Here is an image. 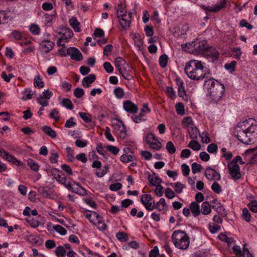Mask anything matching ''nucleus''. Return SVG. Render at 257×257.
<instances>
[{
    "label": "nucleus",
    "mask_w": 257,
    "mask_h": 257,
    "mask_svg": "<svg viewBox=\"0 0 257 257\" xmlns=\"http://www.w3.org/2000/svg\"><path fill=\"white\" fill-rule=\"evenodd\" d=\"M235 131L238 140L243 144H252L257 140V125L253 118L240 121L235 127Z\"/></svg>",
    "instance_id": "nucleus-1"
},
{
    "label": "nucleus",
    "mask_w": 257,
    "mask_h": 257,
    "mask_svg": "<svg viewBox=\"0 0 257 257\" xmlns=\"http://www.w3.org/2000/svg\"><path fill=\"white\" fill-rule=\"evenodd\" d=\"M184 71L188 78L194 80H201L209 73L206 64L199 60L192 59L186 62Z\"/></svg>",
    "instance_id": "nucleus-2"
},
{
    "label": "nucleus",
    "mask_w": 257,
    "mask_h": 257,
    "mask_svg": "<svg viewBox=\"0 0 257 257\" xmlns=\"http://www.w3.org/2000/svg\"><path fill=\"white\" fill-rule=\"evenodd\" d=\"M204 90L207 99L211 102L216 103L224 95L225 87L219 81L213 78H210L205 80Z\"/></svg>",
    "instance_id": "nucleus-3"
},
{
    "label": "nucleus",
    "mask_w": 257,
    "mask_h": 257,
    "mask_svg": "<svg viewBox=\"0 0 257 257\" xmlns=\"http://www.w3.org/2000/svg\"><path fill=\"white\" fill-rule=\"evenodd\" d=\"M172 240L174 246L180 249H187L190 244V238L184 231L175 230L172 234Z\"/></svg>",
    "instance_id": "nucleus-4"
},
{
    "label": "nucleus",
    "mask_w": 257,
    "mask_h": 257,
    "mask_svg": "<svg viewBox=\"0 0 257 257\" xmlns=\"http://www.w3.org/2000/svg\"><path fill=\"white\" fill-rule=\"evenodd\" d=\"M83 214L91 223L96 225L99 230H104L106 229L107 225L102 220L101 216L96 212L86 210L84 212Z\"/></svg>",
    "instance_id": "nucleus-5"
},
{
    "label": "nucleus",
    "mask_w": 257,
    "mask_h": 257,
    "mask_svg": "<svg viewBox=\"0 0 257 257\" xmlns=\"http://www.w3.org/2000/svg\"><path fill=\"white\" fill-rule=\"evenodd\" d=\"M115 67L122 77L126 80H130L132 72L131 67L121 57L116 58L114 60Z\"/></svg>",
    "instance_id": "nucleus-6"
},
{
    "label": "nucleus",
    "mask_w": 257,
    "mask_h": 257,
    "mask_svg": "<svg viewBox=\"0 0 257 257\" xmlns=\"http://www.w3.org/2000/svg\"><path fill=\"white\" fill-rule=\"evenodd\" d=\"M117 16L120 26L124 29H127L131 22L132 13H127L125 10L118 4L117 8Z\"/></svg>",
    "instance_id": "nucleus-7"
},
{
    "label": "nucleus",
    "mask_w": 257,
    "mask_h": 257,
    "mask_svg": "<svg viewBox=\"0 0 257 257\" xmlns=\"http://www.w3.org/2000/svg\"><path fill=\"white\" fill-rule=\"evenodd\" d=\"M112 125L113 132L120 138L124 139L126 136V128L124 124L120 119L114 118L112 120Z\"/></svg>",
    "instance_id": "nucleus-8"
},
{
    "label": "nucleus",
    "mask_w": 257,
    "mask_h": 257,
    "mask_svg": "<svg viewBox=\"0 0 257 257\" xmlns=\"http://www.w3.org/2000/svg\"><path fill=\"white\" fill-rule=\"evenodd\" d=\"M69 191L73 193L78 194L81 196H85L87 195L86 190L82 187L78 183L73 181L70 180L66 187Z\"/></svg>",
    "instance_id": "nucleus-9"
},
{
    "label": "nucleus",
    "mask_w": 257,
    "mask_h": 257,
    "mask_svg": "<svg viewBox=\"0 0 257 257\" xmlns=\"http://www.w3.org/2000/svg\"><path fill=\"white\" fill-rule=\"evenodd\" d=\"M46 228L48 232L52 235L56 232L61 236H64L67 234V230L60 225H54L51 222L47 223Z\"/></svg>",
    "instance_id": "nucleus-10"
},
{
    "label": "nucleus",
    "mask_w": 257,
    "mask_h": 257,
    "mask_svg": "<svg viewBox=\"0 0 257 257\" xmlns=\"http://www.w3.org/2000/svg\"><path fill=\"white\" fill-rule=\"evenodd\" d=\"M242 156L245 161L249 164H254L257 161V147L247 150Z\"/></svg>",
    "instance_id": "nucleus-11"
},
{
    "label": "nucleus",
    "mask_w": 257,
    "mask_h": 257,
    "mask_svg": "<svg viewBox=\"0 0 257 257\" xmlns=\"http://www.w3.org/2000/svg\"><path fill=\"white\" fill-rule=\"evenodd\" d=\"M53 96V92L49 89H45L37 97V100L41 106H47L49 105V99Z\"/></svg>",
    "instance_id": "nucleus-12"
},
{
    "label": "nucleus",
    "mask_w": 257,
    "mask_h": 257,
    "mask_svg": "<svg viewBox=\"0 0 257 257\" xmlns=\"http://www.w3.org/2000/svg\"><path fill=\"white\" fill-rule=\"evenodd\" d=\"M145 139L151 148L156 150L161 148V143L157 140L153 133L148 134L145 137Z\"/></svg>",
    "instance_id": "nucleus-13"
},
{
    "label": "nucleus",
    "mask_w": 257,
    "mask_h": 257,
    "mask_svg": "<svg viewBox=\"0 0 257 257\" xmlns=\"http://www.w3.org/2000/svg\"><path fill=\"white\" fill-rule=\"evenodd\" d=\"M141 201L147 210H152L155 208V201L151 195H143L141 197Z\"/></svg>",
    "instance_id": "nucleus-14"
},
{
    "label": "nucleus",
    "mask_w": 257,
    "mask_h": 257,
    "mask_svg": "<svg viewBox=\"0 0 257 257\" xmlns=\"http://www.w3.org/2000/svg\"><path fill=\"white\" fill-rule=\"evenodd\" d=\"M0 157L5 161L13 164H15L18 166L22 165V163L20 161L17 160L14 156L3 149H0Z\"/></svg>",
    "instance_id": "nucleus-15"
},
{
    "label": "nucleus",
    "mask_w": 257,
    "mask_h": 257,
    "mask_svg": "<svg viewBox=\"0 0 257 257\" xmlns=\"http://www.w3.org/2000/svg\"><path fill=\"white\" fill-rule=\"evenodd\" d=\"M194 54H199L204 53L205 50L207 48V42L205 40H200L196 39L194 40Z\"/></svg>",
    "instance_id": "nucleus-16"
},
{
    "label": "nucleus",
    "mask_w": 257,
    "mask_h": 257,
    "mask_svg": "<svg viewBox=\"0 0 257 257\" xmlns=\"http://www.w3.org/2000/svg\"><path fill=\"white\" fill-rule=\"evenodd\" d=\"M50 172L57 181L66 188L68 183H67L66 177L63 173L56 168L52 169Z\"/></svg>",
    "instance_id": "nucleus-17"
},
{
    "label": "nucleus",
    "mask_w": 257,
    "mask_h": 257,
    "mask_svg": "<svg viewBox=\"0 0 257 257\" xmlns=\"http://www.w3.org/2000/svg\"><path fill=\"white\" fill-rule=\"evenodd\" d=\"M227 167L229 171V174L233 179L237 180L240 178V167L238 164H234V163H229Z\"/></svg>",
    "instance_id": "nucleus-18"
},
{
    "label": "nucleus",
    "mask_w": 257,
    "mask_h": 257,
    "mask_svg": "<svg viewBox=\"0 0 257 257\" xmlns=\"http://www.w3.org/2000/svg\"><path fill=\"white\" fill-rule=\"evenodd\" d=\"M226 5V0H219V2L212 6H203L202 8L206 12L216 13L223 9Z\"/></svg>",
    "instance_id": "nucleus-19"
},
{
    "label": "nucleus",
    "mask_w": 257,
    "mask_h": 257,
    "mask_svg": "<svg viewBox=\"0 0 257 257\" xmlns=\"http://www.w3.org/2000/svg\"><path fill=\"white\" fill-rule=\"evenodd\" d=\"M204 56L209 61L214 62L218 59L219 53L218 51L213 47L208 48L204 52Z\"/></svg>",
    "instance_id": "nucleus-20"
},
{
    "label": "nucleus",
    "mask_w": 257,
    "mask_h": 257,
    "mask_svg": "<svg viewBox=\"0 0 257 257\" xmlns=\"http://www.w3.org/2000/svg\"><path fill=\"white\" fill-rule=\"evenodd\" d=\"M67 53L72 60L79 61L83 59L80 51L75 47H70L67 49Z\"/></svg>",
    "instance_id": "nucleus-21"
},
{
    "label": "nucleus",
    "mask_w": 257,
    "mask_h": 257,
    "mask_svg": "<svg viewBox=\"0 0 257 257\" xmlns=\"http://www.w3.org/2000/svg\"><path fill=\"white\" fill-rule=\"evenodd\" d=\"M59 35H60L59 38V40L57 42L58 45H61V42L63 40L67 41L68 39L72 37L73 35V31L69 28H65L61 30V31L59 33Z\"/></svg>",
    "instance_id": "nucleus-22"
},
{
    "label": "nucleus",
    "mask_w": 257,
    "mask_h": 257,
    "mask_svg": "<svg viewBox=\"0 0 257 257\" xmlns=\"http://www.w3.org/2000/svg\"><path fill=\"white\" fill-rule=\"evenodd\" d=\"M205 175L206 178L209 180H219L220 179V174L215 170L208 167L205 171Z\"/></svg>",
    "instance_id": "nucleus-23"
},
{
    "label": "nucleus",
    "mask_w": 257,
    "mask_h": 257,
    "mask_svg": "<svg viewBox=\"0 0 257 257\" xmlns=\"http://www.w3.org/2000/svg\"><path fill=\"white\" fill-rule=\"evenodd\" d=\"M188 30L189 27L187 24H180L175 28L173 35L176 37H179L185 35Z\"/></svg>",
    "instance_id": "nucleus-24"
},
{
    "label": "nucleus",
    "mask_w": 257,
    "mask_h": 257,
    "mask_svg": "<svg viewBox=\"0 0 257 257\" xmlns=\"http://www.w3.org/2000/svg\"><path fill=\"white\" fill-rule=\"evenodd\" d=\"M130 37L134 42V44L137 50L141 51L143 45V42L140 34L137 33H131Z\"/></svg>",
    "instance_id": "nucleus-25"
},
{
    "label": "nucleus",
    "mask_w": 257,
    "mask_h": 257,
    "mask_svg": "<svg viewBox=\"0 0 257 257\" xmlns=\"http://www.w3.org/2000/svg\"><path fill=\"white\" fill-rule=\"evenodd\" d=\"M40 46L42 50L46 53L49 52L54 47V44L48 39H43Z\"/></svg>",
    "instance_id": "nucleus-26"
},
{
    "label": "nucleus",
    "mask_w": 257,
    "mask_h": 257,
    "mask_svg": "<svg viewBox=\"0 0 257 257\" xmlns=\"http://www.w3.org/2000/svg\"><path fill=\"white\" fill-rule=\"evenodd\" d=\"M123 107L125 111L132 113H136L138 110L137 105L130 100H126L124 102Z\"/></svg>",
    "instance_id": "nucleus-27"
},
{
    "label": "nucleus",
    "mask_w": 257,
    "mask_h": 257,
    "mask_svg": "<svg viewBox=\"0 0 257 257\" xmlns=\"http://www.w3.org/2000/svg\"><path fill=\"white\" fill-rule=\"evenodd\" d=\"M177 83L178 86V93L179 96L182 97L184 100H187V97L184 87L183 81L181 79H179L177 81Z\"/></svg>",
    "instance_id": "nucleus-28"
},
{
    "label": "nucleus",
    "mask_w": 257,
    "mask_h": 257,
    "mask_svg": "<svg viewBox=\"0 0 257 257\" xmlns=\"http://www.w3.org/2000/svg\"><path fill=\"white\" fill-rule=\"evenodd\" d=\"M95 76L92 74L84 77L82 81L83 86L86 88L89 87L91 84L95 81Z\"/></svg>",
    "instance_id": "nucleus-29"
},
{
    "label": "nucleus",
    "mask_w": 257,
    "mask_h": 257,
    "mask_svg": "<svg viewBox=\"0 0 257 257\" xmlns=\"http://www.w3.org/2000/svg\"><path fill=\"white\" fill-rule=\"evenodd\" d=\"M190 208L192 213L195 217L198 216L201 213L199 205L196 202H192L190 204Z\"/></svg>",
    "instance_id": "nucleus-30"
},
{
    "label": "nucleus",
    "mask_w": 257,
    "mask_h": 257,
    "mask_svg": "<svg viewBox=\"0 0 257 257\" xmlns=\"http://www.w3.org/2000/svg\"><path fill=\"white\" fill-rule=\"evenodd\" d=\"M69 24L75 32H80L81 30L80 23L75 17H72L69 20Z\"/></svg>",
    "instance_id": "nucleus-31"
},
{
    "label": "nucleus",
    "mask_w": 257,
    "mask_h": 257,
    "mask_svg": "<svg viewBox=\"0 0 257 257\" xmlns=\"http://www.w3.org/2000/svg\"><path fill=\"white\" fill-rule=\"evenodd\" d=\"M187 132L189 134L190 137L193 140L196 139L200 134L198 128L195 125L188 128Z\"/></svg>",
    "instance_id": "nucleus-32"
},
{
    "label": "nucleus",
    "mask_w": 257,
    "mask_h": 257,
    "mask_svg": "<svg viewBox=\"0 0 257 257\" xmlns=\"http://www.w3.org/2000/svg\"><path fill=\"white\" fill-rule=\"evenodd\" d=\"M3 15V20H4V23H7L9 21H11L14 17V14L13 11L10 10L6 11H2Z\"/></svg>",
    "instance_id": "nucleus-33"
},
{
    "label": "nucleus",
    "mask_w": 257,
    "mask_h": 257,
    "mask_svg": "<svg viewBox=\"0 0 257 257\" xmlns=\"http://www.w3.org/2000/svg\"><path fill=\"white\" fill-rule=\"evenodd\" d=\"M155 208L159 211L167 210L168 206L166 203L165 199L163 198H161L159 201L155 204Z\"/></svg>",
    "instance_id": "nucleus-34"
},
{
    "label": "nucleus",
    "mask_w": 257,
    "mask_h": 257,
    "mask_svg": "<svg viewBox=\"0 0 257 257\" xmlns=\"http://www.w3.org/2000/svg\"><path fill=\"white\" fill-rule=\"evenodd\" d=\"M172 186L174 189L175 192L177 194H180L183 192L184 189L186 188V185L180 182H177L171 184Z\"/></svg>",
    "instance_id": "nucleus-35"
},
{
    "label": "nucleus",
    "mask_w": 257,
    "mask_h": 257,
    "mask_svg": "<svg viewBox=\"0 0 257 257\" xmlns=\"http://www.w3.org/2000/svg\"><path fill=\"white\" fill-rule=\"evenodd\" d=\"M148 180L151 185L154 186L158 185L162 182V179L155 175H150L148 176Z\"/></svg>",
    "instance_id": "nucleus-36"
},
{
    "label": "nucleus",
    "mask_w": 257,
    "mask_h": 257,
    "mask_svg": "<svg viewBox=\"0 0 257 257\" xmlns=\"http://www.w3.org/2000/svg\"><path fill=\"white\" fill-rule=\"evenodd\" d=\"M42 131L45 134L52 139H54L57 137L56 132L49 126L46 125L44 126L42 128Z\"/></svg>",
    "instance_id": "nucleus-37"
},
{
    "label": "nucleus",
    "mask_w": 257,
    "mask_h": 257,
    "mask_svg": "<svg viewBox=\"0 0 257 257\" xmlns=\"http://www.w3.org/2000/svg\"><path fill=\"white\" fill-rule=\"evenodd\" d=\"M27 163L30 169L34 172H38L40 169V166L37 162L32 159H28Z\"/></svg>",
    "instance_id": "nucleus-38"
},
{
    "label": "nucleus",
    "mask_w": 257,
    "mask_h": 257,
    "mask_svg": "<svg viewBox=\"0 0 257 257\" xmlns=\"http://www.w3.org/2000/svg\"><path fill=\"white\" fill-rule=\"evenodd\" d=\"M194 41L182 45V48L185 51L194 54Z\"/></svg>",
    "instance_id": "nucleus-39"
},
{
    "label": "nucleus",
    "mask_w": 257,
    "mask_h": 257,
    "mask_svg": "<svg viewBox=\"0 0 257 257\" xmlns=\"http://www.w3.org/2000/svg\"><path fill=\"white\" fill-rule=\"evenodd\" d=\"M22 99L24 101L31 99L33 95V92L29 88H26L22 92Z\"/></svg>",
    "instance_id": "nucleus-40"
},
{
    "label": "nucleus",
    "mask_w": 257,
    "mask_h": 257,
    "mask_svg": "<svg viewBox=\"0 0 257 257\" xmlns=\"http://www.w3.org/2000/svg\"><path fill=\"white\" fill-rule=\"evenodd\" d=\"M211 206L208 202H203L201 204V212L204 215H207L211 212Z\"/></svg>",
    "instance_id": "nucleus-41"
},
{
    "label": "nucleus",
    "mask_w": 257,
    "mask_h": 257,
    "mask_svg": "<svg viewBox=\"0 0 257 257\" xmlns=\"http://www.w3.org/2000/svg\"><path fill=\"white\" fill-rule=\"evenodd\" d=\"M29 30L34 35H39L40 33L39 26L35 23L30 24L29 26Z\"/></svg>",
    "instance_id": "nucleus-42"
},
{
    "label": "nucleus",
    "mask_w": 257,
    "mask_h": 257,
    "mask_svg": "<svg viewBox=\"0 0 257 257\" xmlns=\"http://www.w3.org/2000/svg\"><path fill=\"white\" fill-rule=\"evenodd\" d=\"M188 147L194 151H198L201 149L200 143L193 139L189 143Z\"/></svg>",
    "instance_id": "nucleus-43"
},
{
    "label": "nucleus",
    "mask_w": 257,
    "mask_h": 257,
    "mask_svg": "<svg viewBox=\"0 0 257 257\" xmlns=\"http://www.w3.org/2000/svg\"><path fill=\"white\" fill-rule=\"evenodd\" d=\"M109 166L108 165H105L101 169L96 171L95 172V174L97 176V177L101 178L107 173V172L109 171Z\"/></svg>",
    "instance_id": "nucleus-44"
},
{
    "label": "nucleus",
    "mask_w": 257,
    "mask_h": 257,
    "mask_svg": "<svg viewBox=\"0 0 257 257\" xmlns=\"http://www.w3.org/2000/svg\"><path fill=\"white\" fill-rule=\"evenodd\" d=\"M34 85L35 87H37L38 88H41L44 87V83L40 78V76L39 75H37L35 76L34 79Z\"/></svg>",
    "instance_id": "nucleus-45"
},
{
    "label": "nucleus",
    "mask_w": 257,
    "mask_h": 257,
    "mask_svg": "<svg viewBox=\"0 0 257 257\" xmlns=\"http://www.w3.org/2000/svg\"><path fill=\"white\" fill-rule=\"evenodd\" d=\"M236 64L237 63L235 61H232L230 63H226L224 65V68L229 73H231L234 71Z\"/></svg>",
    "instance_id": "nucleus-46"
},
{
    "label": "nucleus",
    "mask_w": 257,
    "mask_h": 257,
    "mask_svg": "<svg viewBox=\"0 0 257 257\" xmlns=\"http://www.w3.org/2000/svg\"><path fill=\"white\" fill-rule=\"evenodd\" d=\"M233 57L236 59H240L242 52L240 47H234L231 49Z\"/></svg>",
    "instance_id": "nucleus-47"
},
{
    "label": "nucleus",
    "mask_w": 257,
    "mask_h": 257,
    "mask_svg": "<svg viewBox=\"0 0 257 257\" xmlns=\"http://www.w3.org/2000/svg\"><path fill=\"white\" fill-rule=\"evenodd\" d=\"M135 157L133 155L123 154L120 156V160L123 163H127L133 161Z\"/></svg>",
    "instance_id": "nucleus-48"
},
{
    "label": "nucleus",
    "mask_w": 257,
    "mask_h": 257,
    "mask_svg": "<svg viewBox=\"0 0 257 257\" xmlns=\"http://www.w3.org/2000/svg\"><path fill=\"white\" fill-rule=\"evenodd\" d=\"M182 122L187 130L194 125L192 119L189 116L184 118Z\"/></svg>",
    "instance_id": "nucleus-49"
},
{
    "label": "nucleus",
    "mask_w": 257,
    "mask_h": 257,
    "mask_svg": "<svg viewBox=\"0 0 257 257\" xmlns=\"http://www.w3.org/2000/svg\"><path fill=\"white\" fill-rule=\"evenodd\" d=\"M26 221L30 224L31 226L32 227H37L39 225V223L38 221L34 218L32 217L31 216L29 217H27L26 218Z\"/></svg>",
    "instance_id": "nucleus-50"
},
{
    "label": "nucleus",
    "mask_w": 257,
    "mask_h": 257,
    "mask_svg": "<svg viewBox=\"0 0 257 257\" xmlns=\"http://www.w3.org/2000/svg\"><path fill=\"white\" fill-rule=\"evenodd\" d=\"M79 115L81 119L85 122L88 123L92 120L91 115L88 113L80 112H79Z\"/></svg>",
    "instance_id": "nucleus-51"
},
{
    "label": "nucleus",
    "mask_w": 257,
    "mask_h": 257,
    "mask_svg": "<svg viewBox=\"0 0 257 257\" xmlns=\"http://www.w3.org/2000/svg\"><path fill=\"white\" fill-rule=\"evenodd\" d=\"M199 136L202 143L208 144L210 143V139L209 134L206 131H204L201 134H199Z\"/></svg>",
    "instance_id": "nucleus-52"
},
{
    "label": "nucleus",
    "mask_w": 257,
    "mask_h": 257,
    "mask_svg": "<svg viewBox=\"0 0 257 257\" xmlns=\"http://www.w3.org/2000/svg\"><path fill=\"white\" fill-rule=\"evenodd\" d=\"M62 105L68 109H72L73 108V104L70 99L67 98L62 99L61 102Z\"/></svg>",
    "instance_id": "nucleus-53"
},
{
    "label": "nucleus",
    "mask_w": 257,
    "mask_h": 257,
    "mask_svg": "<svg viewBox=\"0 0 257 257\" xmlns=\"http://www.w3.org/2000/svg\"><path fill=\"white\" fill-rule=\"evenodd\" d=\"M113 93L115 96L118 99H121L124 96V91L121 88L119 87L114 89L113 90Z\"/></svg>",
    "instance_id": "nucleus-54"
},
{
    "label": "nucleus",
    "mask_w": 257,
    "mask_h": 257,
    "mask_svg": "<svg viewBox=\"0 0 257 257\" xmlns=\"http://www.w3.org/2000/svg\"><path fill=\"white\" fill-rule=\"evenodd\" d=\"M166 148L168 152L170 154H173L176 152V148L173 143L171 141H169L167 143Z\"/></svg>",
    "instance_id": "nucleus-55"
},
{
    "label": "nucleus",
    "mask_w": 257,
    "mask_h": 257,
    "mask_svg": "<svg viewBox=\"0 0 257 257\" xmlns=\"http://www.w3.org/2000/svg\"><path fill=\"white\" fill-rule=\"evenodd\" d=\"M104 135L108 141L111 142H114L115 140L111 134L110 129L108 126L105 128L104 131Z\"/></svg>",
    "instance_id": "nucleus-56"
},
{
    "label": "nucleus",
    "mask_w": 257,
    "mask_h": 257,
    "mask_svg": "<svg viewBox=\"0 0 257 257\" xmlns=\"http://www.w3.org/2000/svg\"><path fill=\"white\" fill-rule=\"evenodd\" d=\"M165 91L171 99H174L176 97V92L172 87H167Z\"/></svg>",
    "instance_id": "nucleus-57"
},
{
    "label": "nucleus",
    "mask_w": 257,
    "mask_h": 257,
    "mask_svg": "<svg viewBox=\"0 0 257 257\" xmlns=\"http://www.w3.org/2000/svg\"><path fill=\"white\" fill-rule=\"evenodd\" d=\"M55 253L57 256H65L66 251L62 246H58L55 249Z\"/></svg>",
    "instance_id": "nucleus-58"
},
{
    "label": "nucleus",
    "mask_w": 257,
    "mask_h": 257,
    "mask_svg": "<svg viewBox=\"0 0 257 257\" xmlns=\"http://www.w3.org/2000/svg\"><path fill=\"white\" fill-rule=\"evenodd\" d=\"M175 107L178 114L183 115L185 113L184 105L182 102L177 103Z\"/></svg>",
    "instance_id": "nucleus-59"
},
{
    "label": "nucleus",
    "mask_w": 257,
    "mask_h": 257,
    "mask_svg": "<svg viewBox=\"0 0 257 257\" xmlns=\"http://www.w3.org/2000/svg\"><path fill=\"white\" fill-rule=\"evenodd\" d=\"M66 151L68 159L69 161L73 162L75 159L73 149L70 147H67L66 148Z\"/></svg>",
    "instance_id": "nucleus-60"
},
{
    "label": "nucleus",
    "mask_w": 257,
    "mask_h": 257,
    "mask_svg": "<svg viewBox=\"0 0 257 257\" xmlns=\"http://www.w3.org/2000/svg\"><path fill=\"white\" fill-rule=\"evenodd\" d=\"M116 238L121 242L127 240L128 238L126 234L123 232H118L116 234Z\"/></svg>",
    "instance_id": "nucleus-61"
},
{
    "label": "nucleus",
    "mask_w": 257,
    "mask_h": 257,
    "mask_svg": "<svg viewBox=\"0 0 257 257\" xmlns=\"http://www.w3.org/2000/svg\"><path fill=\"white\" fill-rule=\"evenodd\" d=\"M220 229V227L218 224L215 223H210L209 224V229L211 233H215Z\"/></svg>",
    "instance_id": "nucleus-62"
},
{
    "label": "nucleus",
    "mask_w": 257,
    "mask_h": 257,
    "mask_svg": "<svg viewBox=\"0 0 257 257\" xmlns=\"http://www.w3.org/2000/svg\"><path fill=\"white\" fill-rule=\"evenodd\" d=\"M79 253L83 257H92L93 256L92 252L88 249L79 250Z\"/></svg>",
    "instance_id": "nucleus-63"
},
{
    "label": "nucleus",
    "mask_w": 257,
    "mask_h": 257,
    "mask_svg": "<svg viewBox=\"0 0 257 257\" xmlns=\"http://www.w3.org/2000/svg\"><path fill=\"white\" fill-rule=\"evenodd\" d=\"M248 207L250 210L254 213L257 212V201H253L252 202H249L248 203Z\"/></svg>",
    "instance_id": "nucleus-64"
}]
</instances>
